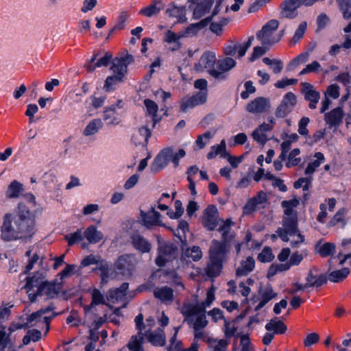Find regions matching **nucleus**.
Segmentation results:
<instances>
[{
	"label": "nucleus",
	"instance_id": "64",
	"mask_svg": "<svg viewBox=\"0 0 351 351\" xmlns=\"http://www.w3.org/2000/svg\"><path fill=\"white\" fill-rule=\"evenodd\" d=\"M240 346L241 351H254L248 335H243L240 337Z\"/></svg>",
	"mask_w": 351,
	"mask_h": 351
},
{
	"label": "nucleus",
	"instance_id": "13",
	"mask_svg": "<svg viewBox=\"0 0 351 351\" xmlns=\"http://www.w3.org/2000/svg\"><path fill=\"white\" fill-rule=\"evenodd\" d=\"M218 211L215 206L208 205L204 210L202 222L209 231L214 230L218 224Z\"/></svg>",
	"mask_w": 351,
	"mask_h": 351
},
{
	"label": "nucleus",
	"instance_id": "42",
	"mask_svg": "<svg viewBox=\"0 0 351 351\" xmlns=\"http://www.w3.org/2000/svg\"><path fill=\"white\" fill-rule=\"evenodd\" d=\"M146 109V114L152 117V120L154 121V125L157 121V112L158 110V106L156 102L149 99H145L143 101Z\"/></svg>",
	"mask_w": 351,
	"mask_h": 351
},
{
	"label": "nucleus",
	"instance_id": "53",
	"mask_svg": "<svg viewBox=\"0 0 351 351\" xmlns=\"http://www.w3.org/2000/svg\"><path fill=\"white\" fill-rule=\"evenodd\" d=\"M282 138L283 139V141L280 144V147H284L285 149H290L291 144L298 141L299 136L296 133L291 134L285 133L282 135Z\"/></svg>",
	"mask_w": 351,
	"mask_h": 351
},
{
	"label": "nucleus",
	"instance_id": "37",
	"mask_svg": "<svg viewBox=\"0 0 351 351\" xmlns=\"http://www.w3.org/2000/svg\"><path fill=\"white\" fill-rule=\"evenodd\" d=\"M265 329L267 331H273L276 334L282 335L286 332L287 326L282 321L276 318L270 320V322L265 325Z\"/></svg>",
	"mask_w": 351,
	"mask_h": 351
},
{
	"label": "nucleus",
	"instance_id": "62",
	"mask_svg": "<svg viewBox=\"0 0 351 351\" xmlns=\"http://www.w3.org/2000/svg\"><path fill=\"white\" fill-rule=\"evenodd\" d=\"M282 103L285 104V105L287 106L289 108L292 110L297 103L295 95L292 92H288L283 97Z\"/></svg>",
	"mask_w": 351,
	"mask_h": 351
},
{
	"label": "nucleus",
	"instance_id": "58",
	"mask_svg": "<svg viewBox=\"0 0 351 351\" xmlns=\"http://www.w3.org/2000/svg\"><path fill=\"white\" fill-rule=\"evenodd\" d=\"M64 239L67 241L68 245L71 246L83 239L82 230H77L74 233L68 234L65 235Z\"/></svg>",
	"mask_w": 351,
	"mask_h": 351
},
{
	"label": "nucleus",
	"instance_id": "39",
	"mask_svg": "<svg viewBox=\"0 0 351 351\" xmlns=\"http://www.w3.org/2000/svg\"><path fill=\"white\" fill-rule=\"evenodd\" d=\"M277 295L271 286H267L265 288L262 295L261 300L258 304L256 307V310H260L262 308L267 302L271 300Z\"/></svg>",
	"mask_w": 351,
	"mask_h": 351
},
{
	"label": "nucleus",
	"instance_id": "7",
	"mask_svg": "<svg viewBox=\"0 0 351 351\" xmlns=\"http://www.w3.org/2000/svg\"><path fill=\"white\" fill-rule=\"evenodd\" d=\"M14 214L6 213L3 217L1 226V238L4 241L19 240L16 224L14 223Z\"/></svg>",
	"mask_w": 351,
	"mask_h": 351
},
{
	"label": "nucleus",
	"instance_id": "33",
	"mask_svg": "<svg viewBox=\"0 0 351 351\" xmlns=\"http://www.w3.org/2000/svg\"><path fill=\"white\" fill-rule=\"evenodd\" d=\"M114 267L123 275L130 274L132 270V265L125 256H121L114 263Z\"/></svg>",
	"mask_w": 351,
	"mask_h": 351
},
{
	"label": "nucleus",
	"instance_id": "28",
	"mask_svg": "<svg viewBox=\"0 0 351 351\" xmlns=\"http://www.w3.org/2000/svg\"><path fill=\"white\" fill-rule=\"evenodd\" d=\"M143 223L147 228H151L154 226L159 225L160 213L152 208L148 213H145L141 211Z\"/></svg>",
	"mask_w": 351,
	"mask_h": 351
},
{
	"label": "nucleus",
	"instance_id": "11",
	"mask_svg": "<svg viewBox=\"0 0 351 351\" xmlns=\"http://www.w3.org/2000/svg\"><path fill=\"white\" fill-rule=\"evenodd\" d=\"M229 251L230 245L214 239L209 248V258L224 262Z\"/></svg>",
	"mask_w": 351,
	"mask_h": 351
},
{
	"label": "nucleus",
	"instance_id": "29",
	"mask_svg": "<svg viewBox=\"0 0 351 351\" xmlns=\"http://www.w3.org/2000/svg\"><path fill=\"white\" fill-rule=\"evenodd\" d=\"M166 14L169 17L176 18L178 23H184L186 20V10L184 6L178 7L170 5L166 10Z\"/></svg>",
	"mask_w": 351,
	"mask_h": 351
},
{
	"label": "nucleus",
	"instance_id": "51",
	"mask_svg": "<svg viewBox=\"0 0 351 351\" xmlns=\"http://www.w3.org/2000/svg\"><path fill=\"white\" fill-rule=\"evenodd\" d=\"M254 281L252 278H247L245 281H242L239 284V291L242 296L247 298L251 292L250 286H252Z\"/></svg>",
	"mask_w": 351,
	"mask_h": 351
},
{
	"label": "nucleus",
	"instance_id": "60",
	"mask_svg": "<svg viewBox=\"0 0 351 351\" xmlns=\"http://www.w3.org/2000/svg\"><path fill=\"white\" fill-rule=\"evenodd\" d=\"M170 147V161L173 164V167L176 168L179 166L180 159L185 156L186 152L183 149H180L178 152L174 153L173 147Z\"/></svg>",
	"mask_w": 351,
	"mask_h": 351
},
{
	"label": "nucleus",
	"instance_id": "26",
	"mask_svg": "<svg viewBox=\"0 0 351 351\" xmlns=\"http://www.w3.org/2000/svg\"><path fill=\"white\" fill-rule=\"evenodd\" d=\"M154 295L163 303L172 302L173 300V290L167 286L156 287L154 290Z\"/></svg>",
	"mask_w": 351,
	"mask_h": 351
},
{
	"label": "nucleus",
	"instance_id": "46",
	"mask_svg": "<svg viewBox=\"0 0 351 351\" xmlns=\"http://www.w3.org/2000/svg\"><path fill=\"white\" fill-rule=\"evenodd\" d=\"M215 291L213 288L208 289L206 293V298L205 301L200 303H193V306H197L202 311H206V308L209 307L213 302L215 300Z\"/></svg>",
	"mask_w": 351,
	"mask_h": 351
},
{
	"label": "nucleus",
	"instance_id": "41",
	"mask_svg": "<svg viewBox=\"0 0 351 351\" xmlns=\"http://www.w3.org/2000/svg\"><path fill=\"white\" fill-rule=\"evenodd\" d=\"M314 157L315 159L313 161L309 162L305 169V174L306 175L313 174L317 168H318L320 165L324 162L325 159L324 154L321 152H316Z\"/></svg>",
	"mask_w": 351,
	"mask_h": 351
},
{
	"label": "nucleus",
	"instance_id": "12",
	"mask_svg": "<svg viewBox=\"0 0 351 351\" xmlns=\"http://www.w3.org/2000/svg\"><path fill=\"white\" fill-rule=\"evenodd\" d=\"M207 95L208 93L206 91H199L191 97L182 98L180 102L181 111L186 112L189 109L204 104L206 101Z\"/></svg>",
	"mask_w": 351,
	"mask_h": 351
},
{
	"label": "nucleus",
	"instance_id": "45",
	"mask_svg": "<svg viewBox=\"0 0 351 351\" xmlns=\"http://www.w3.org/2000/svg\"><path fill=\"white\" fill-rule=\"evenodd\" d=\"M90 293L91 294L92 301L90 305L87 306L86 308H90L94 306L104 304L106 303L104 295L99 289L95 288L90 290Z\"/></svg>",
	"mask_w": 351,
	"mask_h": 351
},
{
	"label": "nucleus",
	"instance_id": "10",
	"mask_svg": "<svg viewBox=\"0 0 351 351\" xmlns=\"http://www.w3.org/2000/svg\"><path fill=\"white\" fill-rule=\"evenodd\" d=\"M134 59L132 55L126 54L119 58H116L112 60L110 69L114 75L118 77V80H123L128 71V66L133 62Z\"/></svg>",
	"mask_w": 351,
	"mask_h": 351
},
{
	"label": "nucleus",
	"instance_id": "22",
	"mask_svg": "<svg viewBox=\"0 0 351 351\" xmlns=\"http://www.w3.org/2000/svg\"><path fill=\"white\" fill-rule=\"evenodd\" d=\"M143 337H146L148 341L154 346H162L165 343V335L163 329L157 328L154 331L146 330L145 334H143Z\"/></svg>",
	"mask_w": 351,
	"mask_h": 351
},
{
	"label": "nucleus",
	"instance_id": "4",
	"mask_svg": "<svg viewBox=\"0 0 351 351\" xmlns=\"http://www.w3.org/2000/svg\"><path fill=\"white\" fill-rule=\"evenodd\" d=\"M278 25V21L276 19L269 21L256 34L257 38L264 45H272L278 43L280 40V36H277L274 34Z\"/></svg>",
	"mask_w": 351,
	"mask_h": 351
},
{
	"label": "nucleus",
	"instance_id": "48",
	"mask_svg": "<svg viewBox=\"0 0 351 351\" xmlns=\"http://www.w3.org/2000/svg\"><path fill=\"white\" fill-rule=\"evenodd\" d=\"M103 125L102 121L99 119H95L91 121L85 128L83 134L85 136H90L97 132L99 128Z\"/></svg>",
	"mask_w": 351,
	"mask_h": 351
},
{
	"label": "nucleus",
	"instance_id": "30",
	"mask_svg": "<svg viewBox=\"0 0 351 351\" xmlns=\"http://www.w3.org/2000/svg\"><path fill=\"white\" fill-rule=\"evenodd\" d=\"M223 263L217 260L209 258V261L205 268L206 276L209 278H216L219 276L223 267Z\"/></svg>",
	"mask_w": 351,
	"mask_h": 351
},
{
	"label": "nucleus",
	"instance_id": "57",
	"mask_svg": "<svg viewBox=\"0 0 351 351\" xmlns=\"http://www.w3.org/2000/svg\"><path fill=\"white\" fill-rule=\"evenodd\" d=\"M175 332L173 336L170 339V344L168 347V351H183L182 342L176 339L179 328H174Z\"/></svg>",
	"mask_w": 351,
	"mask_h": 351
},
{
	"label": "nucleus",
	"instance_id": "56",
	"mask_svg": "<svg viewBox=\"0 0 351 351\" xmlns=\"http://www.w3.org/2000/svg\"><path fill=\"white\" fill-rule=\"evenodd\" d=\"M274 258V256L272 253L271 249L269 247H264L262 252L258 254L257 256L258 261L261 263L271 262Z\"/></svg>",
	"mask_w": 351,
	"mask_h": 351
},
{
	"label": "nucleus",
	"instance_id": "63",
	"mask_svg": "<svg viewBox=\"0 0 351 351\" xmlns=\"http://www.w3.org/2000/svg\"><path fill=\"white\" fill-rule=\"evenodd\" d=\"M307 28L306 22H302L298 29L295 30V34L292 38L291 42L293 43H298L304 36Z\"/></svg>",
	"mask_w": 351,
	"mask_h": 351
},
{
	"label": "nucleus",
	"instance_id": "27",
	"mask_svg": "<svg viewBox=\"0 0 351 351\" xmlns=\"http://www.w3.org/2000/svg\"><path fill=\"white\" fill-rule=\"evenodd\" d=\"M97 54H95L93 56L90 62L86 66L87 71H93L96 67L106 66L108 65L112 58V53L110 52H106L103 57L98 59L97 61L94 63L97 60Z\"/></svg>",
	"mask_w": 351,
	"mask_h": 351
},
{
	"label": "nucleus",
	"instance_id": "44",
	"mask_svg": "<svg viewBox=\"0 0 351 351\" xmlns=\"http://www.w3.org/2000/svg\"><path fill=\"white\" fill-rule=\"evenodd\" d=\"M158 4H160V2L155 0L148 6L141 9L139 12V14L147 17H151L158 14L161 10V8L158 6Z\"/></svg>",
	"mask_w": 351,
	"mask_h": 351
},
{
	"label": "nucleus",
	"instance_id": "17",
	"mask_svg": "<svg viewBox=\"0 0 351 351\" xmlns=\"http://www.w3.org/2000/svg\"><path fill=\"white\" fill-rule=\"evenodd\" d=\"M300 0H285L280 4L281 15L284 18L293 19L297 16L296 10L302 5Z\"/></svg>",
	"mask_w": 351,
	"mask_h": 351
},
{
	"label": "nucleus",
	"instance_id": "8",
	"mask_svg": "<svg viewBox=\"0 0 351 351\" xmlns=\"http://www.w3.org/2000/svg\"><path fill=\"white\" fill-rule=\"evenodd\" d=\"M45 281V276L43 274L38 272L26 278V283L24 288L27 291L30 302H34L36 300L38 293L40 290V288H41Z\"/></svg>",
	"mask_w": 351,
	"mask_h": 351
},
{
	"label": "nucleus",
	"instance_id": "61",
	"mask_svg": "<svg viewBox=\"0 0 351 351\" xmlns=\"http://www.w3.org/2000/svg\"><path fill=\"white\" fill-rule=\"evenodd\" d=\"M335 245L332 243H326L320 246L318 252L322 257L328 256L334 253Z\"/></svg>",
	"mask_w": 351,
	"mask_h": 351
},
{
	"label": "nucleus",
	"instance_id": "20",
	"mask_svg": "<svg viewBox=\"0 0 351 351\" xmlns=\"http://www.w3.org/2000/svg\"><path fill=\"white\" fill-rule=\"evenodd\" d=\"M40 289L38 297L45 296L47 298L51 299L56 298L59 294L61 286L58 283L45 280Z\"/></svg>",
	"mask_w": 351,
	"mask_h": 351
},
{
	"label": "nucleus",
	"instance_id": "40",
	"mask_svg": "<svg viewBox=\"0 0 351 351\" xmlns=\"http://www.w3.org/2000/svg\"><path fill=\"white\" fill-rule=\"evenodd\" d=\"M202 257V252L199 247L193 246L185 250L182 255V259L191 258L193 261H198Z\"/></svg>",
	"mask_w": 351,
	"mask_h": 351
},
{
	"label": "nucleus",
	"instance_id": "25",
	"mask_svg": "<svg viewBox=\"0 0 351 351\" xmlns=\"http://www.w3.org/2000/svg\"><path fill=\"white\" fill-rule=\"evenodd\" d=\"M255 267V260L252 256H247L242 260L236 269V276L242 277L248 275Z\"/></svg>",
	"mask_w": 351,
	"mask_h": 351
},
{
	"label": "nucleus",
	"instance_id": "18",
	"mask_svg": "<svg viewBox=\"0 0 351 351\" xmlns=\"http://www.w3.org/2000/svg\"><path fill=\"white\" fill-rule=\"evenodd\" d=\"M171 147H168L162 149L154 158L151 169L153 172H158L165 168L170 161Z\"/></svg>",
	"mask_w": 351,
	"mask_h": 351
},
{
	"label": "nucleus",
	"instance_id": "34",
	"mask_svg": "<svg viewBox=\"0 0 351 351\" xmlns=\"http://www.w3.org/2000/svg\"><path fill=\"white\" fill-rule=\"evenodd\" d=\"M85 238L90 243H97L103 239V234L98 231L95 226L88 227L84 232Z\"/></svg>",
	"mask_w": 351,
	"mask_h": 351
},
{
	"label": "nucleus",
	"instance_id": "9",
	"mask_svg": "<svg viewBox=\"0 0 351 351\" xmlns=\"http://www.w3.org/2000/svg\"><path fill=\"white\" fill-rule=\"evenodd\" d=\"M267 202V196L265 192L261 191L256 195L247 199L243 207V215H250L259 209L264 208Z\"/></svg>",
	"mask_w": 351,
	"mask_h": 351
},
{
	"label": "nucleus",
	"instance_id": "1",
	"mask_svg": "<svg viewBox=\"0 0 351 351\" xmlns=\"http://www.w3.org/2000/svg\"><path fill=\"white\" fill-rule=\"evenodd\" d=\"M300 201L296 198L284 200L281 203L283 208L282 227L276 230L279 238L284 242H289L291 247H298L305 241L298 228V214L295 208Z\"/></svg>",
	"mask_w": 351,
	"mask_h": 351
},
{
	"label": "nucleus",
	"instance_id": "49",
	"mask_svg": "<svg viewBox=\"0 0 351 351\" xmlns=\"http://www.w3.org/2000/svg\"><path fill=\"white\" fill-rule=\"evenodd\" d=\"M300 154V149L299 148H295L291 150L288 155V160L286 162V167L288 168H291L292 167H295L298 165L302 159L300 157H297Z\"/></svg>",
	"mask_w": 351,
	"mask_h": 351
},
{
	"label": "nucleus",
	"instance_id": "36",
	"mask_svg": "<svg viewBox=\"0 0 351 351\" xmlns=\"http://www.w3.org/2000/svg\"><path fill=\"white\" fill-rule=\"evenodd\" d=\"M104 120L108 125H117L119 123L120 119L114 106L105 108Z\"/></svg>",
	"mask_w": 351,
	"mask_h": 351
},
{
	"label": "nucleus",
	"instance_id": "3",
	"mask_svg": "<svg viewBox=\"0 0 351 351\" xmlns=\"http://www.w3.org/2000/svg\"><path fill=\"white\" fill-rule=\"evenodd\" d=\"M184 317V322L193 328H204L208 325L206 311H202L197 306H193L189 301H184L179 308Z\"/></svg>",
	"mask_w": 351,
	"mask_h": 351
},
{
	"label": "nucleus",
	"instance_id": "50",
	"mask_svg": "<svg viewBox=\"0 0 351 351\" xmlns=\"http://www.w3.org/2000/svg\"><path fill=\"white\" fill-rule=\"evenodd\" d=\"M263 62L266 65L271 66L272 71L274 73H280L283 69V62L280 60L273 59L265 57L263 58Z\"/></svg>",
	"mask_w": 351,
	"mask_h": 351
},
{
	"label": "nucleus",
	"instance_id": "16",
	"mask_svg": "<svg viewBox=\"0 0 351 351\" xmlns=\"http://www.w3.org/2000/svg\"><path fill=\"white\" fill-rule=\"evenodd\" d=\"M190 3L189 8L193 10V18L199 19L209 12L212 2L210 0H188Z\"/></svg>",
	"mask_w": 351,
	"mask_h": 351
},
{
	"label": "nucleus",
	"instance_id": "35",
	"mask_svg": "<svg viewBox=\"0 0 351 351\" xmlns=\"http://www.w3.org/2000/svg\"><path fill=\"white\" fill-rule=\"evenodd\" d=\"M207 343L211 351H226L230 342L227 339L208 338Z\"/></svg>",
	"mask_w": 351,
	"mask_h": 351
},
{
	"label": "nucleus",
	"instance_id": "23",
	"mask_svg": "<svg viewBox=\"0 0 351 351\" xmlns=\"http://www.w3.org/2000/svg\"><path fill=\"white\" fill-rule=\"evenodd\" d=\"M133 247L141 253L149 252L152 248L151 243L138 233H134L130 236Z\"/></svg>",
	"mask_w": 351,
	"mask_h": 351
},
{
	"label": "nucleus",
	"instance_id": "15",
	"mask_svg": "<svg viewBox=\"0 0 351 351\" xmlns=\"http://www.w3.org/2000/svg\"><path fill=\"white\" fill-rule=\"evenodd\" d=\"M302 93L304 95L305 100L308 101V107L311 109H315L320 99V93L314 86L308 82L301 83Z\"/></svg>",
	"mask_w": 351,
	"mask_h": 351
},
{
	"label": "nucleus",
	"instance_id": "31",
	"mask_svg": "<svg viewBox=\"0 0 351 351\" xmlns=\"http://www.w3.org/2000/svg\"><path fill=\"white\" fill-rule=\"evenodd\" d=\"M128 289V284L123 283L120 287L110 289L107 294V298L112 302L123 300L126 295L127 290Z\"/></svg>",
	"mask_w": 351,
	"mask_h": 351
},
{
	"label": "nucleus",
	"instance_id": "55",
	"mask_svg": "<svg viewBox=\"0 0 351 351\" xmlns=\"http://www.w3.org/2000/svg\"><path fill=\"white\" fill-rule=\"evenodd\" d=\"M213 136L214 134L210 132H206L205 133L197 136L195 141V145L198 147L199 149H203Z\"/></svg>",
	"mask_w": 351,
	"mask_h": 351
},
{
	"label": "nucleus",
	"instance_id": "43",
	"mask_svg": "<svg viewBox=\"0 0 351 351\" xmlns=\"http://www.w3.org/2000/svg\"><path fill=\"white\" fill-rule=\"evenodd\" d=\"M23 185L16 180L12 181L8 186L6 191L8 198H16L19 197L23 191Z\"/></svg>",
	"mask_w": 351,
	"mask_h": 351
},
{
	"label": "nucleus",
	"instance_id": "24",
	"mask_svg": "<svg viewBox=\"0 0 351 351\" xmlns=\"http://www.w3.org/2000/svg\"><path fill=\"white\" fill-rule=\"evenodd\" d=\"M343 117V112L342 108L337 107L325 114V121L330 127H336L341 124Z\"/></svg>",
	"mask_w": 351,
	"mask_h": 351
},
{
	"label": "nucleus",
	"instance_id": "6",
	"mask_svg": "<svg viewBox=\"0 0 351 351\" xmlns=\"http://www.w3.org/2000/svg\"><path fill=\"white\" fill-rule=\"evenodd\" d=\"M178 255V247L170 242L160 243L158 247V254L156 258V264L163 267L167 262L171 261Z\"/></svg>",
	"mask_w": 351,
	"mask_h": 351
},
{
	"label": "nucleus",
	"instance_id": "32",
	"mask_svg": "<svg viewBox=\"0 0 351 351\" xmlns=\"http://www.w3.org/2000/svg\"><path fill=\"white\" fill-rule=\"evenodd\" d=\"M236 64V62L234 59L231 58H226L221 60H219L217 63V68L216 71L218 72H221L223 74V78H215L218 80H224L226 78V73L230 71L231 69H232Z\"/></svg>",
	"mask_w": 351,
	"mask_h": 351
},
{
	"label": "nucleus",
	"instance_id": "5",
	"mask_svg": "<svg viewBox=\"0 0 351 351\" xmlns=\"http://www.w3.org/2000/svg\"><path fill=\"white\" fill-rule=\"evenodd\" d=\"M215 53L211 51H206L200 57L198 62L195 64V67L198 71H203L207 70L208 73L214 78H223L221 72H218L215 69V64L216 63Z\"/></svg>",
	"mask_w": 351,
	"mask_h": 351
},
{
	"label": "nucleus",
	"instance_id": "2",
	"mask_svg": "<svg viewBox=\"0 0 351 351\" xmlns=\"http://www.w3.org/2000/svg\"><path fill=\"white\" fill-rule=\"evenodd\" d=\"M13 214L19 240L31 239L36 231L35 215L22 203L18 204L17 210Z\"/></svg>",
	"mask_w": 351,
	"mask_h": 351
},
{
	"label": "nucleus",
	"instance_id": "47",
	"mask_svg": "<svg viewBox=\"0 0 351 351\" xmlns=\"http://www.w3.org/2000/svg\"><path fill=\"white\" fill-rule=\"evenodd\" d=\"M350 274L348 268L344 267L339 270L333 271L329 274L328 279L331 282H338L345 279Z\"/></svg>",
	"mask_w": 351,
	"mask_h": 351
},
{
	"label": "nucleus",
	"instance_id": "59",
	"mask_svg": "<svg viewBox=\"0 0 351 351\" xmlns=\"http://www.w3.org/2000/svg\"><path fill=\"white\" fill-rule=\"evenodd\" d=\"M181 38L180 36L177 35L176 33L171 30H168L165 33L164 41L168 43H176V47L173 49V50L179 49L180 47V44L178 40Z\"/></svg>",
	"mask_w": 351,
	"mask_h": 351
},
{
	"label": "nucleus",
	"instance_id": "19",
	"mask_svg": "<svg viewBox=\"0 0 351 351\" xmlns=\"http://www.w3.org/2000/svg\"><path fill=\"white\" fill-rule=\"evenodd\" d=\"M327 278L323 274H319V269L316 267H312L306 278V282L308 287H319L326 283Z\"/></svg>",
	"mask_w": 351,
	"mask_h": 351
},
{
	"label": "nucleus",
	"instance_id": "14",
	"mask_svg": "<svg viewBox=\"0 0 351 351\" xmlns=\"http://www.w3.org/2000/svg\"><path fill=\"white\" fill-rule=\"evenodd\" d=\"M136 328L138 330L137 335L132 336L128 343L127 350L130 351H141V346L143 343V336L142 335L143 315L140 313L134 319Z\"/></svg>",
	"mask_w": 351,
	"mask_h": 351
},
{
	"label": "nucleus",
	"instance_id": "38",
	"mask_svg": "<svg viewBox=\"0 0 351 351\" xmlns=\"http://www.w3.org/2000/svg\"><path fill=\"white\" fill-rule=\"evenodd\" d=\"M211 21V17H207L198 23H192L189 27H187L185 29V34L187 36H195L196 35L201 29L204 28L209 22Z\"/></svg>",
	"mask_w": 351,
	"mask_h": 351
},
{
	"label": "nucleus",
	"instance_id": "54",
	"mask_svg": "<svg viewBox=\"0 0 351 351\" xmlns=\"http://www.w3.org/2000/svg\"><path fill=\"white\" fill-rule=\"evenodd\" d=\"M226 151V141L222 140L220 144L213 145L210 147V151L207 154V158L210 160L215 158L218 154Z\"/></svg>",
	"mask_w": 351,
	"mask_h": 351
},
{
	"label": "nucleus",
	"instance_id": "52",
	"mask_svg": "<svg viewBox=\"0 0 351 351\" xmlns=\"http://www.w3.org/2000/svg\"><path fill=\"white\" fill-rule=\"evenodd\" d=\"M97 269L101 271V283H107L110 275V265L104 261H101ZM95 270H96V269H95Z\"/></svg>",
	"mask_w": 351,
	"mask_h": 351
},
{
	"label": "nucleus",
	"instance_id": "21",
	"mask_svg": "<svg viewBox=\"0 0 351 351\" xmlns=\"http://www.w3.org/2000/svg\"><path fill=\"white\" fill-rule=\"evenodd\" d=\"M269 106V102L267 99L259 97L251 101L247 105L246 110L251 113L260 114L266 111Z\"/></svg>",
	"mask_w": 351,
	"mask_h": 351
}]
</instances>
